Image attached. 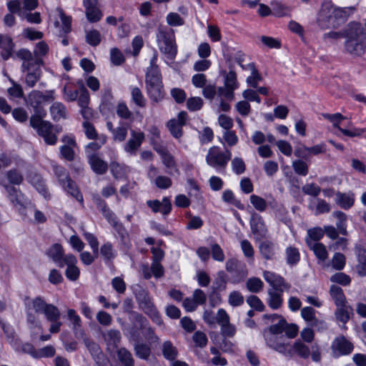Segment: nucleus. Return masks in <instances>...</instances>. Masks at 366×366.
<instances>
[{
	"label": "nucleus",
	"instance_id": "423d86ee",
	"mask_svg": "<svg viewBox=\"0 0 366 366\" xmlns=\"http://www.w3.org/2000/svg\"><path fill=\"white\" fill-rule=\"evenodd\" d=\"M29 123L47 144L54 145L56 143L57 137L53 132V125L50 122L44 121L37 116H31Z\"/></svg>",
	"mask_w": 366,
	"mask_h": 366
},
{
	"label": "nucleus",
	"instance_id": "4d7b16f0",
	"mask_svg": "<svg viewBox=\"0 0 366 366\" xmlns=\"http://www.w3.org/2000/svg\"><path fill=\"white\" fill-rule=\"evenodd\" d=\"M157 56L154 54L150 59V65L147 69L146 77H162L159 66L157 64Z\"/></svg>",
	"mask_w": 366,
	"mask_h": 366
},
{
	"label": "nucleus",
	"instance_id": "ddd939ff",
	"mask_svg": "<svg viewBox=\"0 0 366 366\" xmlns=\"http://www.w3.org/2000/svg\"><path fill=\"white\" fill-rule=\"evenodd\" d=\"M54 99V92L52 90L46 91L45 92L33 90L28 95L27 104L34 109H38L45 103L50 102Z\"/></svg>",
	"mask_w": 366,
	"mask_h": 366
},
{
	"label": "nucleus",
	"instance_id": "3c124183",
	"mask_svg": "<svg viewBox=\"0 0 366 366\" xmlns=\"http://www.w3.org/2000/svg\"><path fill=\"white\" fill-rule=\"evenodd\" d=\"M333 217L337 219V222L336 223L337 228L340 233L343 235L347 234V226H346V214L340 211H336L332 214Z\"/></svg>",
	"mask_w": 366,
	"mask_h": 366
},
{
	"label": "nucleus",
	"instance_id": "69168bd1",
	"mask_svg": "<svg viewBox=\"0 0 366 366\" xmlns=\"http://www.w3.org/2000/svg\"><path fill=\"white\" fill-rule=\"evenodd\" d=\"M214 139V132L212 129L209 127H204L201 132H199V139L202 144H208L212 142Z\"/></svg>",
	"mask_w": 366,
	"mask_h": 366
},
{
	"label": "nucleus",
	"instance_id": "37998d69",
	"mask_svg": "<svg viewBox=\"0 0 366 366\" xmlns=\"http://www.w3.org/2000/svg\"><path fill=\"white\" fill-rule=\"evenodd\" d=\"M163 356L168 360H174L178 355L177 348L170 341H166L162 345Z\"/></svg>",
	"mask_w": 366,
	"mask_h": 366
},
{
	"label": "nucleus",
	"instance_id": "412c9836",
	"mask_svg": "<svg viewBox=\"0 0 366 366\" xmlns=\"http://www.w3.org/2000/svg\"><path fill=\"white\" fill-rule=\"evenodd\" d=\"M263 277L271 286L270 289H274L275 291L289 290L291 287L282 276L273 272L264 271L263 272Z\"/></svg>",
	"mask_w": 366,
	"mask_h": 366
},
{
	"label": "nucleus",
	"instance_id": "603ef678",
	"mask_svg": "<svg viewBox=\"0 0 366 366\" xmlns=\"http://www.w3.org/2000/svg\"><path fill=\"white\" fill-rule=\"evenodd\" d=\"M121 338L122 336L120 332L114 329L108 330L104 335V340L109 345H113L114 347L117 346L120 342Z\"/></svg>",
	"mask_w": 366,
	"mask_h": 366
},
{
	"label": "nucleus",
	"instance_id": "ea45409f",
	"mask_svg": "<svg viewBox=\"0 0 366 366\" xmlns=\"http://www.w3.org/2000/svg\"><path fill=\"white\" fill-rule=\"evenodd\" d=\"M100 254L102 256L104 261L108 263L112 262L117 257V252L112 244L109 242H107L101 246Z\"/></svg>",
	"mask_w": 366,
	"mask_h": 366
},
{
	"label": "nucleus",
	"instance_id": "5fc2aeb1",
	"mask_svg": "<svg viewBox=\"0 0 366 366\" xmlns=\"http://www.w3.org/2000/svg\"><path fill=\"white\" fill-rule=\"evenodd\" d=\"M222 200L224 202L232 204L238 209H243L244 206L241 202L235 198L233 192L231 189H226L222 193Z\"/></svg>",
	"mask_w": 366,
	"mask_h": 366
},
{
	"label": "nucleus",
	"instance_id": "2f4dec72",
	"mask_svg": "<svg viewBox=\"0 0 366 366\" xmlns=\"http://www.w3.org/2000/svg\"><path fill=\"white\" fill-rule=\"evenodd\" d=\"M46 255L59 267H64V249L61 244H54L46 252Z\"/></svg>",
	"mask_w": 366,
	"mask_h": 366
},
{
	"label": "nucleus",
	"instance_id": "c9c22d12",
	"mask_svg": "<svg viewBox=\"0 0 366 366\" xmlns=\"http://www.w3.org/2000/svg\"><path fill=\"white\" fill-rule=\"evenodd\" d=\"M148 95L153 102H158L163 99L164 91L163 84H154L146 85Z\"/></svg>",
	"mask_w": 366,
	"mask_h": 366
},
{
	"label": "nucleus",
	"instance_id": "5701e85b",
	"mask_svg": "<svg viewBox=\"0 0 366 366\" xmlns=\"http://www.w3.org/2000/svg\"><path fill=\"white\" fill-rule=\"evenodd\" d=\"M353 308L348 303L336 306L334 312L336 322L342 328H346V324L353 316Z\"/></svg>",
	"mask_w": 366,
	"mask_h": 366
},
{
	"label": "nucleus",
	"instance_id": "864d4df0",
	"mask_svg": "<svg viewBox=\"0 0 366 366\" xmlns=\"http://www.w3.org/2000/svg\"><path fill=\"white\" fill-rule=\"evenodd\" d=\"M18 56L23 60L22 64H33L36 62H40L41 59L35 57L29 50L27 49H21Z\"/></svg>",
	"mask_w": 366,
	"mask_h": 366
},
{
	"label": "nucleus",
	"instance_id": "6ab92c4d",
	"mask_svg": "<svg viewBox=\"0 0 366 366\" xmlns=\"http://www.w3.org/2000/svg\"><path fill=\"white\" fill-rule=\"evenodd\" d=\"M144 134L141 131H130V138L124 146L125 152L131 156L136 155L137 151L144 140Z\"/></svg>",
	"mask_w": 366,
	"mask_h": 366
},
{
	"label": "nucleus",
	"instance_id": "8fccbe9b",
	"mask_svg": "<svg viewBox=\"0 0 366 366\" xmlns=\"http://www.w3.org/2000/svg\"><path fill=\"white\" fill-rule=\"evenodd\" d=\"M131 95L133 102L139 107H144L146 105V99L141 90L137 86L131 87Z\"/></svg>",
	"mask_w": 366,
	"mask_h": 366
},
{
	"label": "nucleus",
	"instance_id": "c03bdc74",
	"mask_svg": "<svg viewBox=\"0 0 366 366\" xmlns=\"http://www.w3.org/2000/svg\"><path fill=\"white\" fill-rule=\"evenodd\" d=\"M287 263L290 265L297 264L300 259V254L297 248L290 246L285 250Z\"/></svg>",
	"mask_w": 366,
	"mask_h": 366
},
{
	"label": "nucleus",
	"instance_id": "f704fd0d",
	"mask_svg": "<svg viewBox=\"0 0 366 366\" xmlns=\"http://www.w3.org/2000/svg\"><path fill=\"white\" fill-rule=\"evenodd\" d=\"M335 202L341 208L348 209L355 202V194L352 192L342 193L337 192L335 197Z\"/></svg>",
	"mask_w": 366,
	"mask_h": 366
},
{
	"label": "nucleus",
	"instance_id": "9d476101",
	"mask_svg": "<svg viewBox=\"0 0 366 366\" xmlns=\"http://www.w3.org/2000/svg\"><path fill=\"white\" fill-rule=\"evenodd\" d=\"M4 187L7 192V198L20 212L24 209L28 207H33V204L31 200L23 194L20 189L10 186L8 184L4 185Z\"/></svg>",
	"mask_w": 366,
	"mask_h": 366
},
{
	"label": "nucleus",
	"instance_id": "20e7f679",
	"mask_svg": "<svg viewBox=\"0 0 366 366\" xmlns=\"http://www.w3.org/2000/svg\"><path fill=\"white\" fill-rule=\"evenodd\" d=\"M156 37L160 51L167 59L173 60L177 53L174 31L172 29L160 27L158 29Z\"/></svg>",
	"mask_w": 366,
	"mask_h": 366
},
{
	"label": "nucleus",
	"instance_id": "4be33fe9",
	"mask_svg": "<svg viewBox=\"0 0 366 366\" xmlns=\"http://www.w3.org/2000/svg\"><path fill=\"white\" fill-rule=\"evenodd\" d=\"M187 114L186 112H180L177 118L170 119L167 122V127L171 134L175 139H179L183 134L182 127L186 124Z\"/></svg>",
	"mask_w": 366,
	"mask_h": 366
},
{
	"label": "nucleus",
	"instance_id": "09e8293b",
	"mask_svg": "<svg viewBox=\"0 0 366 366\" xmlns=\"http://www.w3.org/2000/svg\"><path fill=\"white\" fill-rule=\"evenodd\" d=\"M110 170L115 179H122L127 172V167L116 162L110 163Z\"/></svg>",
	"mask_w": 366,
	"mask_h": 366
},
{
	"label": "nucleus",
	"instance_id": "72a5a7b5",
	"mask_svg": "<svg viewBox=\"0 0 366 366\" xmlns=\"http://www.w3.org/2000/svg\"><path fill=\"white\" fill-rule=\"evenodd\" d=\"M284 291H275L274 289L267 290V305L272 310L280 309L283 304L282 293Z\"/></svg>",
	"mask_w": 366,
	"mask_h": 366
},
{
	"label": "nucleus",
	"instance_id": "39448f33",
	"mask_svg": "<svg viewBox=\"0 0 366 366\" xmlns=\"http://www.w3.org/2000/svg\"><path fill=\"white\" fill-rule=\"evenodd\" d=\"M54 171L56 176L59 184L64 190L80 202H83V196L79 192L76 183L70 178L69 172L63 167L55 165Z\"/></svg>",
	"mask_w": 366,
	"mask_h": 366
},
{
	"label": "nucleus",
	"instance_id": "58836bf2",
	"mask_svg": "<svg viewBox=\"0 0 366 366\" xmlns=\"http://www.w3.org/2000/svg\"><path fill=\"white\" fill-rule=\"evenodd\" d=\"M221 74L224 76V85L235 90L238 88L239 84L237 80V74L232 66H229V71H222Z\"/></svg>",
	"mask_w": 366,
	"mask_h": 366
},
{
	"label": "nucleus",
	"instance_id": "052dcab7",
	"mask_svg": "<svg viewBox=\"0 0 366 366\" xmlns=\"http://www.w3.org/2000/svg\"><path fill=\"white\" fill-rule=\"evenodd\" d=\"M324 236V231L320 227H315L307 230V236L305 238L306 243L307 240L312 242H317Z\"/></svg>",
	"mask_w": 366,
	"mask_h": 366
},
{
	"label": "nucleus",
	"instance_id": "0e129e2a",
	"mask_svg": "<svg viewBox=\"0 0 366 366\" xmlns=\"http://www.w3.org/2000/svg\"><path fill=\"white\" fill-rule=\"evenodd\" d=\"M331 263L334 269L336 270H342L345 267L346 263L345 255L340 252L335 253L332 258Z\"/></svg>",
	"mask_w": 366,
	"mask_h": 366
},
{
	"label": "nucleus",
	"instance_id": "de8ad7c7",
	"mask_svg": "<svg viewBox=\"0 0 366 366\" xmlns=\"http://www.w3.org/2000/svg\"><path fill=\"white\" fill-rule=\"evenodd\" d=\"M249 201L253 207L259 212H264L267 208L266 200L257 194H252Z\"/></svg>",
	"mask_w": 366,
	"mask_h": 366
},
{
	"label": "nucleus",
	"instance_id": "2eb2a0df",
	"mask_svg": "<svg viewBox=\"0 0 366 366\" xmlns=\"http://www.w3.org/2000/svg\"><path fill=\"white\" fill-rule=\"evenodd\" d=\"M43 61L33 64H21V71L25 74V83L29 87H34L41 76V66Z\"/></svg>",
	"mask_w": 366,
	"mask_h": 366
},
{
	"label": "nucleus",
	"instance_id": "0eeeda50",
	"mask_svg": "<svg viewBox=\"0 0 366 366\" xmlns=\"http://www.w3.org/2000/svg\"><path fill=\"white\" fill-rule=\"evenodd\" d=\"M323 117L329 120L334 128L337 129L339 132L343 134L345 136L349 137H359L365 132V129L356 128L353 127L351 122H349L346 128L340 127L341 121L346 119L345 117L342 115L340 113L328 114L325 113L322 114Z\"/></svg>",
	"mask_w": 366,
	"mask_h": 366
},
{
	"label": "nucleus",
	"instance_id": "338daca9",
	"mask_svg": "<svg viewBox=\"0 0 366 366\" xmlns=\"http://www.w3.org/2000/svg\"><path fill=\"white\" fill-rule=\"evenodd\" d=\"M9 182L12 184L19 185L24 180L23 175L16 169H12L6 173Z\"/></svg>",
	"mask_w": 366,
	"mask_h": 366
},
{
	"label": "nucleus",
	"instance_id": "f8f14e48",
	"mask_svg": "<svg viewBox=\"0 0 366 366\" xmlns=\"http://www.w3.org/2000/svg\"><path fill=\"white\" fill-rule=\"evenodd\" d=\"M4 187L7 192V198L20 212L24 209L28 207H33V204L31 200L23 194L20 189L10 186L8 184L4 185Z\"/></svg>",
	"mask_w": 366,
	"mask_h": 366
},
{
	"label": "nucleus",
	"instance_id": "bf43d9fd",
	"mask_svg": "<svg viewBox=\"0 0 366 366\" xmlns=\"http://www.w3.org/2000/svg\"><path fill=\"white\" fill-rule=\"evenodd\" d=\"M15 162L16 166L19 167H24L26 163L21 159H17V158L13 156H7L6 154H1L0 156V164L1 167H6Z\"/></svg>",
	"mask_w": 366,
	"mask_h": 366
},
{
	"label": "nucleus",
	"instance_id": "473e14b6",
	"mask_svg": "<svg viewBox=\"0 0 366 366\" xmlns=\"http://www.w3.org/2000/svg\"><path fill=\"white\" fill-rule=\"evenodd\" d=\"M307 246L313 252L317 259L318 263L324 262L328 257L326 247L320 242H312L307 240Z\"/></svg>",
	"mask_w": 366,
	"mask_h": 366
},
{
	"label": "nucleus",
	"instance_id": "6e6552de",
	"mask_svg": "<svg viewBox=\"0 0 366 366\" xmlns=\"http://www.w3.org/2000/svg\"><path fill=\"white\" fill-rule=\"evenodd\" d=\"M32 309L36 314H43L48 321H55L60 319L61 313L59 309L52 304H48L41 297H36L31 300Z\"/></svg>",
	"mask_w": 366,
	"mask_h": 366
},
{
	"label": "nucleus",
	"instance_id": "f03ea898",
	"mask_svg": "<svg viewBox=\"0 0 366 366\" xmlns=\"http://www.w3.org/2000/svg\"><path fill=\"white\" fill-rule=\"evenodd\" d=\"M366 47V33L357 24L351 26L347 32L346 50L352 54L360 55Z\"/></svg>",
	"mask_w": 366,
	"mask_h": 366
},
{
	"label": "nucleus",
	"instance_id": "cd10ccee",
	"mask_svg": "<svg viewBox=\"0 0 366 366\" xmlns=\"http://www.w3.org/2000/svg\"><path fill=\"white\" fill-rule=\"evenodd\" d=\"M97 0H83L86 16L90 22H97L102 16L101 11L97 7Z\"/></svg>",
	"mask_w": 366,
	"mask_h": 366
},
{
	"label": "nucleus",
	"instance_id": "c756f323",
	"mask_svg": "<svg viewBox=\"0 0 366 366\" xmlns=\"http://www.w3.org/2000/svg\"><path fill=\"white\" fill-rule=\"evenodd\" d=\"M94 202L112 226L119 222L115 214L109 208L106 202L101 197L95 196L94 197Z\"/></svg>",
	"mask_w": 366,
	"mask_h": 366
},
{
	"label": "nucleus",
	"instance_id": "f257e3e1",
	"mask_svg": "<svg viewBox=\"0 0 366 366\" xmlns=\"http://www.w3.org/2000/svg\"><path fill=\"white\" fill-rule=\"evenodd\" d=\"M347 13L345 9L335 7L331 1H324L317 14L316 23L322 30L337 26L345 21Z\"/></svg>",
	"mask_w": 366,
	"mask_h": 366
},
{
	"label": "nucleus",
	"instance_id": "a18cd8bd",
	"mask_svg": "<svg viewBox=\"0 0 366 366\" xmlns=\"http://www.w3.org/2000/svg\"><path fill=\"white\" fill-rule=\"evenodd\" d=\"M263 282L258 277L249 278L246 282L247 289L252 293H258L262 290Z\"/></svg>",
	"mask_w": 366,
	"mask_h": 366
},
{
	"label": "nucleus",
	"instance_id": "774afa93",
	"mask_svg": "<svg viewBox=\"0 0 366 366\" xmlns=\"http://www.w3.org/2000/svg\"><path fill=\"white\" fill-rule=\"evenodd\" d=\"M167 23L171 26H180L184 24V20L175 12H170L166 17Z\"/></svg>",
	"mask_w": 366,
	"mask_h": 366
},
{
	"label": "nucleus",
	"instance_id": "bb28decb",
	"mask_svg": "<svg viewBox=\"0 0 366 366\" xmlns=\"http://www.w3.org/2000/svg\"><path fill=\"white\" fill-rule=\"evenodd\" d=\"M141 307L144 312L155 324L158 325H162L163 324V321L159 312L147 296L145 295L144 297V300H142L141 302Z\"/></svg>",
	"mask_w": 366,
	"mask_h": 366
},
{
	"label": "nucleus",
	"instance_id": "dca6fc26",
	"mask_svg": "<svg viewBox=\"0 0 366 366\" xmlns=\"http://www.w3.org/2000/svg\"><path fill=\"white\" fill-rule=\"evenodd\" d=\"M147 177L150 182L159 189H167L172 185L170 177L159 174V169L151 164L147 171Z\"/></svg>",
	"mask_w": 366,
	"mask_h": 366
},
{
	"label": "nucleus",
	"instance_id": "aec40b11",
	"mask_svg": "<svg viewBox=\"0 0 366 366\" xmlns=\"http://www.w3.org/2000/svg\"><path fill=\"white\" fill-rule=\"evenodd\" d=\"M263 277L271 286L270 289H274L275 291L289 290L291 287L282 276L273 272L264 271L263 272Z\"/></svg>",
	"mask_w": 366,
	"mask_h": 366
},
{
	"label": "nucleus",
	"instance_id": "13d9d810",
	"mask_svg": "<svg viewBox=\"0 0 366 366\" xmlns=\"http://www.w3.org/2000/svg\"><path fill=\"white\" fill-rule=\"evenodd\" d=\"M292 166L295 173L300 176L305 177L308 174V165L302 159L293 161Z\"/></svg>",
	"mask_w": 366,
	"mask_h": 366
},
{
	"label": "nucleus",
	"instance_id": "393cba45",
	"mask_svg": "<svg viewBox=\"0 0 366 366\" xmlns=\"http://www.w3.org/2000/svg\"><path fill=\"white\" fill-rule=\"evenodd\" d=\"M88 163L92 171L97 174H104L108 169L107 163L97 153L87 154Z\"/></svg>",
	"mask_w": 366,
	"mask_h": 366
},
{
	"label": "nucleus",
	"instance_id": "7ed1b4c3",
	"mask_svg": "<svg viewBox=\"0 0 366 366\" xmlns=\"http://www.w3.org/2000/svg\"><path fill=\"white\" fill-rule=\"evenodd\" d=\"M232 157L229 149L223 150L218 146H212L209 148L205 156L207 164L214 169L219 173H224Z\"/></svg>",
	"mask_w": 366,
	"mask_h": 366
},
{
	"label": "nucleus",
	"instance_id": "f3484780",
	"mask_svg": "<svg viewBox=\"0 0 366 366\" xmlns=\"http://www.w3.org/2000/svg\"><path fill=\"white\" fill-rule=\"evenodd\" d=\"M251 231L257 241L265 239L268 234V229L263 218L254 212L249 220Z\"/></svg>",
	"mask_w": 366,
	"mask_h": 366
},
{
	"label": "nucleus",
	"instance_id": "a211bd4d",
	"mask_svg": "<svg viewBox=\"0 0 366 366\" xmlns=\"http://www.w3.org/2000/svg\"><path fill=\"white\" fill-rule=\"evenodd\" d=\"M353 348L352 343L342 335L335 338L331 345V349L335 357L350 355Z\"/></svg>",
	"mask_w": 366,
	"mask_h": 366
},
{
	"label": "nucleus",
	"instance_id": "a19ab883",
	"mask_svg": "<svg viewBox=\"0 0 366 366\" xmlns=\"http://www.w3.org/2000/svg\"><path fill=\"white\" fill-rule=\"evenodd\" d=\"M50 113L52 119L58 121L66 117V109L61 102H56L50 107Z\"/></svg>",
	"mask_w": 366,
	"mask_h": 366
},
{
	"label": "nucleus",
	"instance_id": "9b49d317",
	"mask_svg": "<svg viewBox=\"0 0 366 366\" xmlns=\"http://www.w3.org/2000/svg\"><path fill=\"white\" fill-rule=\"evenodd\" d=\"M4 187L7 192V198L20 212L24 209L28 207H33V204L31 200L23 194L20 189L10 186L8 184L4 185Z\"/></svg>",
	"mask_w": 366,
	"mask_h": 366
},
{
	"label": "nucleus",
	"instance_id": "79ce46f5",
	"mask_svg": "<svg viewBox=\"0 0 366 366\" xmlns=\"http://www.w3.org/2000/svg\"><path fill=\"white\" fill-rule=\"evenodd\" d=\"M112 227L118 234L120 238L121 243L124 246V247L129 248L131 245L127 229L123 226V224L118 222L114 225H112Z\"/></svg>",
	"mask_w": 366,
	"mask_h": 366
},
{
	"label": "nucleus",
	"instance_id": "c85d7f7f",
	"mask_svg": "<svg viewBox=\"0 0 366 366\" xmlns=\"http://www.w3.org/2000/svg\"><path fill=\"white\" fill-rule=\"evenodd\" d=\"M259 249L262 257L269 260L275 259L279 247L277 243L272 241L264 240L260 242Z\"/></svg>",
	"mask_w": 366,
	"mask_h": 366
},
{
	"label": "nucleus",
	"instance_id": "49530a36",
	"mask_svg": "<svg viewBox=\"0 0 366 366\" xmlns=\"http://www.w3.org/2000/svg\"><path fill=\"white\" fill-rule=\"evenodd\" d=\"M117 356L119 361L124 366H134V359L131 352L124 347H122L117 351Z\"/></svg>",
	"mask_w": 366,
	"mask_h": 366
},
{
	"label": "nucleus",
	"instance_id": "680f3d73",
	"mask_svg": "<svg viewBox=\"0 0 366 366\" xmlns=\"http://www.w3.org/2000/svg\"><path fill=\"white\" fill-rule=\"evenodd\" d=\"M86 41L92 46L99 45L101 42L100 32L97 29H92L87 31L86 34Z\"/></svg>",
	"mask_w": 366,
	"mask_h": 366
},
{
	"label": "nucleus",
	"instance_id": "6e6d98bb",
	"mask_svg": "<svg viewBox=\"0 0 366 366\" xmlns=\"http://www.w3.org/2000/svg\"><path fill=\"white\" fill-rule=\"evenodd\" d=\"M231 167L237 175L243 174L246 170V164L241 157H235L232 159Z\"/></svg>",
	"mask_w": 366,
	"mask_h": 366
},
{
	"label": "nucleus",
	"instance_id": "a878e982",
	"mask_svg": "<svg viewBox=\"0 0 366 366\" xmlns=\"http://www.w3.org/2000/svg\"><path fill=\"white\" fill-rule=\"evenodd\" d=\"M147 205L152 210L153 212H160L163 215H167L172 210V204L169 197H164L162 201L157 199L147 201Z\"/></svg>",
	"mask_w": 366,
	"mask_h": 366
},
{
	"label": "nucleus",
	"instance_id": "b1692460",
	"mask_svg": "<svg viewBox=\"0 0 366 366\" xmlns=\"http://www.w3.org/2000/svg\"><path fill=\"white\" fill-rule=\"evenodd\" d=\"M77 259L72 254H68L64 257V266L66 265L67 268L65 272V276L71 281H76L80 274V270L76 266Z\"/></svg>",
	"mask_w": 366,
	"mask_h": 366
},
{
	"label": "nucleus",
	"instance_id": "7c9ffc66",
	"mask_svg": "<svg viewBox=\"0 0 366 366\" xmlns=\"http://www.w3.org/2000/svg\"><path fill=\"white\" fill-rule=\"evenodd\" d=\"M15 44L10 36L0 34V49L1 57L7 60L12 54Z\"/></svg>",
	"mask_w": 366,
	"mask_h": 366
},
{
	"label": "nucleus",
	"instance_id": "4c0bfd02",
	"mask_svg": "<svg viewBox=\"0 0 366 366\" xmlns=\"http://www.w3.org/2000/svg\"><path fill=\"white\" fill-rule=\"evenodd\" d=\"M233 49L228 46L222 44V54L227 61H231L233 58L239 65H241L245 59V54L241 51H237L234 54L232 53Z\"/></svg>",
	"mask_w": 366,
	"mask_h": 366
},
{
	"label": "nucleus",
	"instance_id": "4468645a",
	"mask_svg": "<svg viewBox=\"0 0 366 366\" xmlns=\"http://www.w3.org/2000/svg\"><path fill=\"white\" fill-rule=\"evenodd\" d=\"M264 337L268 347L285 355H292L290 344L284 342L281 337H278L271 332H264Z\"/></svg>",
	"mask_w": 366,
	"mask_h": 366
},
{
	"label": "nucleus",
	"instance_id": "1a4fd4ad",
	"mask_svg": "<svg viewBox=\"0 0 366 366\" xmlns=\"http://www.w3.org/2000/svg\"><path fill=\"white\" fill-rule=\"evenodd\" d=\"M292 355L296 354L301 358L307 359L311 355L312 360L314 362H318L321 360V352L318 344H313L311 347V352L310 347L301 340H297L295 342L292 346H291Z\"/></svg>",
	"mask_w": 366,
	"mask_h": 366
},
{
	"label": "nucleus",
	"instance_id": "e433bc0d",
	"mask_svg": "<svg viewBox=\"0 0 366 366\" xmlns=\"http://www.w3.org/2000/svg\"><path fill=\"white\" fill-rule=\"evenodd\" d=\"M330 295L335 306L348 303L342 289L337 285L330 287Z\"/></svg>",
	"mask_w": 366,
	"mask_h": 366
},
{
	"label": "nucleus",
	"instance_id": "e2e57ef3",
	"mask_svg": "<svg viewBox=\"0 0 366 366\" xmlns=\"http://www.w3.org/2000/svg\"><path fill=\"white\" fill-rule=\"evenodd\" d=\"M110 60L113 65L120 66L124 62L125 58L119 49L112 48L110 50Z\"/></svg>",
	"mask_w": 366,
	"mask_h": 366
}]
</instances>
